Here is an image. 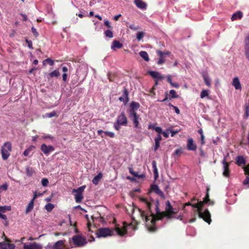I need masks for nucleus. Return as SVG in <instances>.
Returning a JSON list of instances; mask_svg holds the SVG:
<instances>
[{"label":"nucleus","mask_w":249,"mask_h":249,"mask_svg":"<svg viewBox=\"0 0 249 249\" xmlns=\"http://www.w3.org/2000/svg\"><path fill=\"white\" fill-rule=\"evenodd\" d=\"M141 201L145 204L149 211L150 215L148 216L144 211L136 207L135 209L138 210L141 217L143 221L146 222L147 226L149 224L154 226L157 220H161L164 217L171 219L172 217V214L176 213L169 200L166 202L165 211L163 212H160V202L158 199L155 201L154 199H151L149 201L146 198H142Z\"/></svg>","instance_id":"f257e3e1"},{"label":"nucleus","mask_w":249,"mask_h":249,"mask_svg":"<svg viewBox=\"0 0 249 249\" xmlns=\"http://www.w3.org/2000/svg\"><path fill=\"white\" fill-rule=\"evenodd\" d=\"M205 204L203 201H198V203L192 205V207L196 208L197 213L199 218L203 219L205 222L210 224L212 220L211 218V214L208 209H206L203 212H202V209Z\"/></svg>","instance_id":"f03ea898"},{"label":"nucleus","mask_w":249,"mask_h":249,"mask_svg":"<svg viewBox=\"0 0 249 249\" xmlns=\"http://www.w3.org/2000/svg\"><path fill=\"white\" fill-rule=\"evenodd\" d=\"M73 244L75 247L81 248L85 246L88 243L87 239L81 234H77L71 238Z\"/></svg>","instance_id":"7ed1b4c3"},{"label":"nucleus","mask_w":249,"mask_h":249,"mask_svg":"<svg viewBox=\"0 0 249 249\" xmlns=\"http://www.w3.org/2000/svg\"><path fill=\"white\" fill-rule=\"evenodd\" d=\"M86 188V186L84 185L78 188L77 189H73L72 191V193L75 194H74V198L76 202L77 203H81L83 198V193L84 191V189Z\"/></svg>","instance_id":"20e7f679"},{"label":"nucleus","mask_w":249,"mask_h":249,"mask_svg":"<svg viewBox=\"0 0 249 249\" xmlns=\"http://www.w3.org/2000/svg\"><path fill=\"white\" fill-rule=\"evenodd\" d=\"M96 234L98 237H106L107 236L112 235L113 231L108 228H101L97 230Z\"/></svg>","instance_id":"39448f33"},{"label":"nucleus","mask_w":249,"mask_h":249,"mask_svg":"<svg viewBox=\"0 0 249 249\" xmlns=\"http://www.w3.org/2000/svg\"><path fill=\"white\" fill-rule=\"evenodd\" d=\"M11 151V145L9 142H6L2 147L1 151L3 160H6L10 155V152Z\"/></svg>","instance_id":"423d86ee"},{"label":"nucleus","mask_w":249,"mask_h":249,"mask_svg":"<svg viewBox=\"0 0 249 249\" xmlns=\"http://www.w3.org/2000/svg\"><path fill=\"white\" fill-rule=\"evenodd\" d=\"M157 53L160 57L158 62H164L170 61L169 59L171 58V54L169 52L166 51L162 52L160 51H157Z\"/></svg>","instance_id":"0eeeda50"},{"label":"nucleus","mask_w":249,"mask_h":249,"mask_svg":"<svg viewBox=\"0 0 249 249\" xmlns=\"http://www.w3.org/2000/svg\"><path fill=\"white\" fill-rule=\"evenodd\" d=\"M155 193L157 195L160 196L162 199H165V195L163 192L159 188V186L155 184L150 185V188L149 193Z\"/></svg>","instance_id":"6e6552de"},{"label":"nucleus","mask_w":249,"mask_h":249,"mask_svg":"<svg viewBox=\"0 0 249 249\" xmlns=\"http://www.w3.org/2000/svg\"><path fill=\"white\" fill-rule=\"evenodd\" d=\"M128 114L129 117L132 120L134 124V127L136 128H141L139 123V120H141L140 116L137 113H133Z\"/></svg>","instance_id":"1a4fd4ad"},{"label":"nucleus","mask_w":249,"mask_h":249,"mask_svg":"<svg viewBox=\"0 0 249 249\" xmlns=\"http://www.w3.org/2000/svg\"><path fill=\"white\" fill-rule=\"evenodd\" d=\"M2 236L5 237V240L7 242H0V249H14L15 245L13 244H10V241L5 236L4 233H2Z\"/></svg>","instance_id":"9d476101"},{"label":"nucleus","mask_w":249,"mask_h":249,"mask_svg":"<svg viewBox=\"0 0 249 249\" xmlns=\"http://www.w3.org/2000/svg\"><path fill=\"white\" fill-rule=\"evenodd\" d=\"M117 122L120 125H127V119L124 112H122L121 114L118 117Z\"/></svg>","instance_id":"9b49d317"},{"label":"nucleus","mask_w":249,"mask_h":249,"mask_svg":"<svg viewBox=\"0 0 249 249\" xmlns=\"http://www.w3.org/2000/svg\"><path fill=\"white\" fill-rule=\"evenodd\" d=\"M222 164L223 165L224 171L223 175L226 177H229L230 176V171L229 169L230 163L227 162L226 157L223 160Z\"/></svg>","instance_id":"f8f14e48"},{"label":"nucleus","mask_w":249,"mask_h":249,"mask_svg":"<svg viewBox=\"0 0 249 249\" xmlns=\"http://www.w3.org/2000/svg\"><path fill=\"white\" fill-rule=\"evenodd\" d=\"M129 92L126 88H124L122 96L119 98V100L123 102L125 105L129 101Z\"/></svg>","instance_id":"ddd939ff"},{"label":"nucleus","mask_w":249,"mask_h":249,"mask_svg":"<svg viewBox=\"0 0 249 249\" xmlns=\"http://www.w3.org/2000/svg\"><path fill=\"white\" fill-rule=\"evenodd\" d=\"M41 150L45 154L48 155L50 152L54 150V147L52 145H47L46 144H42L40 147Z\"/></svg>","instance_id":"4468645a"},{"label":"nucleus","mask_w":249,"mask_h":249,"mask_svg":"<svg viewBox=\"0 0 249 249\" xmlns=\"http://www.w3.org/2000/svg\"><path fill=\"white\" fill-rule=\"evenodd\" d=\"M186 146L187 149L191 151H196L197 148V146L192 138H189L187 140Z\"/></svg>","instance_id":"2eb2a0df"},{"label":"nucleus","mask_w":249,"mask_h":249,"mask_svg":"<svg viewBox=\"0 0 249 249\" xmlns=\"http://www.w3.org/2000/svg\"><path fill=\"white\" fill-rule=\"evenodd\" d=\"M24 249H42V245L36 242L30 243L28 245L24 244L23 245Z\"/></svg>","instance_id":"dca6fc26"},{"label":"nucleus","mask_w":249,"mask_h":249,"mask_svg":"<svg viewBox=\"0 0 249 249\" xmlns=\"http://www.w3.org/2000/svg\"><path fill=\"white\" fill-rule=\"evenodd\" d=\"M140 105L139 103L132 101L130 105V109L128 111V114L137 113L136 110L140 107Z\"/></svg>","instance_id":"f3484780"},{"label":"nucleus","mask_w":249,"mask_h":249,"mask_svg":"<svg viewBox=\"0 0 249 249\" xmlns=\"http://www.w3.org/2000/svg\"><path fill=\"white\" fill-rule=\"evenodd\" d=\"M65 240H60L56 242L54 244V249H65Z\"/></svg>","instance_id":"a211bd4d"},{"label":"nucleus","mask_w":249,"mask_h":249,"mask_svg":"<svg viewBox=\"0 0 249 249\" xmlns=\"http://www.w3.org/2000/svg\"><path fill=\"white\" fill-rule=\"evenodd\" d=\"M148 73L155 80H162L164 78L159 72L155 71H148Z\"/></svg>","instance_id":"6ab92c4d"},{"label":"nucleus","mask_w":249,"mask_h":249,"mask_svg":"<svg viewBox=\"0 0 249 249\" xmlns=\"http://www.w3.org/2000/svg\"><path fill=\"white\" fill-rule=\"evenodd\" d=\"M134 3L137 7L140 9H145L146 8V3L142 0H135Z\"/></svg>","instance_id":"aec40b11"},{"label":"nucleus","mask_w":249,"mask_h":249,"mask_svg":"<svg viewBox=\"0 0 249 249\" xmlns=\"http://www.w3.org/2000/svg\"><path fill=\"white\" fill-rule=\"evenodd\" d=\"M232 85L236 89H241L242 88L239 78L237 77L233 79Z\"/></svg>","instance_id":"412c9836"},{"label":"nucleus","mask_w":249,"mask_h":249,"mask_svg":"<svg viewBox=\"0 0 249 249\" xmlns=\"http://www.w3.org/2000/svg\"><path fill=\"white\" fill-rule=\"evenodd\" d=\"M209 191L210 188L209 187H207V192L205 197L203 199V203L205 204H207L209 203V205H213L214 202L213 201H211L209 198Z\"/></svg>","instance_id":"4be33fe9"},{"label":"nucleus","mask_w":249,"mask_h":249,"mask_svg":"<svg viewBox=\"0 0 249 249\" xmlns=\"http://www.w3.org/2000/svg\"><path fill=\"white\" fill-rule=\"evenodd\" d=\"M115 230L117 233V234L121 236L124 235L127 233V230L125 227L121 229L117 226L116 227Z\"/></svg>","instance_id":"5701e85b"},{"label":"nucleus","mask_w":249,"mask_h":249,"mask_svg":"<svg viewBox=\"0 0 249 249\" xmlns=\"http://www.w3.org/2000/svg\"><path fill=\"white\" fill-rule=\"evenodd\" d=\"M128 170L129 173L134 176V177L138 178H143L145 177V176L144 174H142L141 175H139L138 173L134 171L133 168L132 167H129Z\"/></svg>","instance_id":"b1692460"},{"label":"nucleus","mask_w":249,"mask_h":249,"mask_svg":"<svg viewBox=\"0 0 249 249\" xmlns=\"http://www.w3.org/2000/svg\"><path fill=\"white\" fill-rule=\"evenodd\" d=\"M123 47V44L121 43L119 41L114 40L112 43L111 46V49L115 50L116 49H120Z\"/></svg>","instance_id":"393cba45"},{"label":"nucleus","mask_w":249,"mask_h":249,"mask_svg":"<svg viewBox=\"0 0 249 249\" xmlns=\"http://www.w3.org/2000/svg\"><path fill=\"white\" fill-rule=\"evenodd\" d=\"M242 13L241 11H239L232 15V17L231 18V19L232 21H234L238 19H241L242 18Z\"/></svg>","instance_id":"a878e982"},{"label":"nucleus","mask_w":249,"mask_h":249,"mask_svg":"<svg viewBox=\"0 0 249 249\" xmlns=\"http://www.w3.org/2000/svg\"><path fill=\"white\" fill-rule=\"evenodd\" d=\"M152 168L153 169V173H154V177H155V179H156L158 177L159 174H158V168L157 167V163H156V161L155 160H153L152 162Z\"/></svg>","instance_id":"bb28decb"},{"label":"nucleus","mask_w":249,"mask_h":249,"mask_svg":"<svg viewBox=\"0 0 249 249\" xmlns=\"http://www.w3.org/2000/svg\"><path fill=\"white\" fill-rule=\"evenodd\" d=\"M236 164L237 165L241 166L243 164L245 165L246 164V161L242 156H238L236 158Z\"/></svg>","instance_id":"cd10ccee"},{"label":"nucleus","mask_w":249,"mask_h":249,"mask_svg":"<svg viewBox=\"0 0 249 249\" xmlns=\"http://www.w3.org/2000/svg\"><path fill=\"white\" fill-rule=\"evenodd\" d=\"M202 76H203V78L205 84L208 87H210L211 86V79L209 78V77L208 76V75L206 73H203Z\"/></svg>","instance_id":"c85d7f7f"},{"label":"nucleus","mask_w":249,"mask_h":249,"mask_svg":"<svg viewBox=\"0 0 249 249\" xmlns=\"http://www.w3.org/2000/svg\"><path fill=\"white\" fill-rule=\"evenodd\" d=\"M102 174L101 173H99L97 176L94 177L92 181V183L95 185L98 184L99 182L102 178Z\"/></svg>","instance_id":"c756f323"},{"label":"nucleus","mask_w":249,"mask_h":249,"mask_svg":"<svg viewBox=\"0 0 249 249\" xmlns=\"http://www.w3.org/2000/svg\"><path fill=\"white\" fill-rule=\"evenodd\" d=\"M34 200L32 199L29 204H28L26 208L25 213H28L29 212H30L33 209L34 206Z\"/></svg>","instance_id":"7c9ffc66"},{"label":"nucleus","mask_w":249,"mask_h":249,"mask_svg":"<svg viewBox=\"0 0 249 249\" xmlns=\"http://www.w3.org/2000/svg\"><path fill=\"white\" fill-rule=\"evenodd\" d=\"M35 148V146L34 145L30 146L27 149H26L23 152V155L25 157L28 156L30 155L31 152L33 151Z\"/></svg>","instance_id":"2f4dec72"},{"label":"nucleus","mask_w":249,"mask_h":249,"mask_svg":"<svg viewBox=\"0 0 249 249\" xmlns=\"http://www.w3.org/2000/svg\"><path fill=\"white\" fill-rule=\"evenodd\" d=\"M139 55L145 61H149V56H148V53H147L146 52H145V51H141L139 53Z\"/></svg>","instance_id":"473e14b6"},{"label":"nucleus","mask_w":249,"mask_h":249,"mask_svg":"<svg viewBox=\"0 0 249 249\" xmlns=\"http://www.w3.org/2000/svg\"><path fill=\"white\" fill-rule=\"evenodd\" d=\"M245 107V114L244 115V118L247 119L249 117V103H246L244 106Z\"/></svg>","instance_id":"72a5a7b5"},{"label":"nucleus","mask_w":249,"mask_h":249,"mask_svg":"<svg viewBox=\"0 0 249 249\" xmlns=\"http://www.w3.org/2000/svg\"><path fill=\"white\" fill-rule=\"evenodd\" d=\"M169 93L171 95V97L169 98L170 100L172 98H177L178 97V95L177 94L176 91L174 89L170 90Z\"/></svg>","instance_id":"f704fd0d"},{"label":"nucleus","mask_w":249,"mask_h":249,"mask_svg":"<svg viewBox=\"0 0 249 249\" xmlns=\"http://www.w3.org/2000/svg\"><path fill=\"white\" fill-rule=\"evenodd\" d=\"M49 75L51 77H57L60 75L59 69L55 70V71L51 72V73H50Z\"/></svg>","instance_id":"c9c22d12"},{"label":"nucleus","mask_w":249,"mask_h":249,"mask_svg":"<svg viewBox=\"0 0 249 249\" xmlns=\"http://www.w3.org/2000/svg\"><path fill=\"white\" fill-rule=\"evenodd\" d=\"M54 208V205L52 203H48L45 206V209L48 212H51Z\"/></svg>","instance_id":"e433bc0d"},{"label":"nucleus","mask_w":249,"mask_h":249,"mask_svg":"<svg viewBox=\"0 0 249 249\" xmlns=\"http://www.w3.org/2000/svg\"><path fill=\"white\" fill-rule=\"evenodd\" d=\"M209 95V90L207 89H203L202 90L200 93V97L201 98H204L205 97L208 96Z\"/></svg>","instance_id":"4c0bfd02"},{"label":"nucleus","mask_w":249,"mask_h":249,"mask_svg":"<svg viewBox=\"0 0 249 249\" xmlns=\"http://www.w3.org/2000/svg\"><path fill=\"white\" fill-rule=\"evenodd\" d=\"M105 35L106 37L112 38L113 37V32L110 30H107L105 32Z\"/></svg>","instance_id":"58836bf2"},{"label":"nucleus","mask_w":249,"mask_h":249,"mask_svg":"<svg viewBox=\"0 0 249 249\" xmlns=\"http://www.w3.org/2000/svg\"><path fill=\"white\" fill-rule=\"evenodd\" d=\"M10 210V206H0V212L4 213L6 211H9Z\"/></svg>","instance_id":"ea45409f"},{"label":"nucleus","mask_w":249,"mask_h":249,"mask_svg":"<svg viewBox=\"0 0 249 249\" xmlns=\"http://www.w3.org/2000/svg\"><path fill=\"white\" fill-rule=\"evenodd\" d=\"M26 174L28 176H31L33 175L34 170L32 168L28 167L26 168Z\"/></svg>","instance_id":"a19ab883"},{"label":"nucleus","mask_w":249,"mask_h":249,"mask_svg":"<svg viewBox=\"0 0 249 249\" xmlns=\"http://www.w3.org/2000/svg\"><path fill=\"white\" fill-rule=\"evenodd\" d=\"M144 36V33L142 32H139L137 33L136 37L138 40H141Z\"/></svg>","instance_id":"79ce46f5"},{"label":"nucleus","mask_w":249,"mask_h":249,"mask_svg":"<svg viewBox=\"0 0 249 249\" xmlns=\"http://www.w3.org/2000/svg\"><path fill=\"white\" fill-rule=\"evenodd\" d=\"M244 42L245 47H249V33L246 36Z\"/></svg>","instance_id":"37998d69"},{"label":"nucleus","mask_w":249,"mask_h":249,"mask_svg":"<svg viewBox=\"0 0 249 249\" xmlns=\"http://www.w3.org/2000/svg\"><path fill=\"white\" fill-rule=\"evenodd\" d=\"M49 183L48 179L44 178L41 180V184L43 186H47Z\"/></svg>","instance_id":"c03bdc74"},{"label":"nucleus","mask_w":249,"mask_h":249,"mask_svg":"<svg viewBox=\"0 0 249 249\" xmlns=\"http://www.w3.org/2000/svg\"><path fill=\"white\" fill-rule=\"evenodd\" d=\"M245 53L246 57L249 61V47H245Z\"/></svg>","instance_id":"a18cd8bd"},{"label":"nucleus","mask_w":249,"mask_h":249,"mask_svg":"<svg viewBox=\"0 0 249 249\" xmlns=\"http://www.w3.org/2000/svg\"><path fill=\"white\" fill-rule=\"evenodd\" d=\"M104 133L110 138H113L115 136V134L113 132L109 131H105Z\"/></svg>","instance_id":"49530a36"},{"label":"nucleus","mask_w":249,"mask_h":249,"mask_svg":"<svg viewBox=\"0 0 249 249\" xmlns=\"http://www.w3.org/2000/svg\"><path fill=\"white\" fill-rule=\"evenodd\" d=\"M129 28L134 31H137L139 29V26H135L134 24H130L129 26Z\"/></svg>","instance_id":"de8ad7c7"},{"label":"nucleus","mask_w":249,"mask_h":249,"mask_svg":"<svg viewBox=\"0 0 249 249\" xmlns=\"http://www.w3.org/2000/svg\"><path fill=\"white\" fill-rule=\"evenodd\" d=\"M42 195L41 193H38L36 191L34 192L33 198L32 199L35 201V200L39 196Z\"/></svg>","instance_id":"09e8293b"},{"label":"nucleus","mask_w":249,"mask_h":249,"mask_svg":"<svg viewBox=\"0 0 249 249\" xmlns=\"http://www.w3.org/2000/svg\"><path fill=\"white\" fill-rule=\"evenodd\" d=\"M167 132L170 131V133H171V137H174L176 134H177L178 133L179 130L175 131V130H173L167 129Z\"/></svg>","instance_id":"8fccbe9b"},{"label":"nucleus","mask_w":249,"mask_h":249,"mask_svg":"<svg viewBox=\"0 0 249 249\" xmlns=\"http://www.w3.org/2000/svg\"><path fill=\"white\" fill-rule=\"evenodd\" d=\"M243 184L245 185H248L249 187V176L246 177V179L243 181Z\"/></svg>","instance_id":"3c124183"},{"label":"nucleus","mask_w":249,"mask_h":249,"mask_svg":"<svg viewBox=\"0 0 249 249\" xmlns=\"http://www.w3.org/2000/svg\"><path fill=\"white\" fill-rule=\"evenodd\" d=\"M155 147H154V150L156 151L158 150V149L160 147V142L158 141H155Z\"/></svg>","instance_id":"603ef678"},{"label":"nucleus","mask_w":249,"mask_h":249,"mask_svg":"<svg viewBox=\"0 0 249 249\" xmlns=\"http://www.w3.org/2000/svg\"><path fill=\"white\" fill-rule=\"evenodd\" d=\"M155 130L159 134H161L162 133V129L160 126H157L156 128H155Z\"/></svg>","instance_id":"864d4df0"},{"label":"nucleus","mask_w":249,"mask_h":249,"mask_svg":"<svg viewBox=\"0 0 249 249\" xmlns=\"http://www.w3.org/2000/svg\"><path fill=\"white\" fill-rule=\"evenodd\" d=\"M54 245H52L51 243H48L47 245L44 247L45 249H54Z\"/></svg>","instance_id":"5fc2aeb1"},{"label":"nucleus","mask_w":249,"mask_h":249,"mask_svg":"<svg viewBox=\"0 0 249 249\" xmlns=\"http://www.w3.org/2000/svg\"><path fill=\"white\" fill-rule=\"evenodd\" d=\"M31 30H32V33L34 34V35L36 36H38V34L36 29L35 27H32L31 28Z\"/></svg>","instance_id":"6e6d98bb"},{"label":"nucleus","mask_w":249,"mask_h":249,"mask_svg":"<svg viewBox=\"0 0 249 249\" xmlns=\"http://www.w3.org/2000/svg\"><path fill=\"white\" fill-rule=\"evenodd\" d=\"M182 153V148L176 149V150H175V151L174 152V154L177 155H179V154H181Z\"/></svg>","instance_id":"4d7b16f0"},{"label":"nucleus","mask_w":249,"mask_h":249,"mask_svg":"<svg viewBox=\"0 0 249 249\" xmlns=\"http://www.w3.org/2000/svg\"><path fill=\"white\" fill-rule=\"evenodd\" d=\"M245 174L248 176H249V166L247 165V166L244 168Z\"/></svg>","instance_id":"13d9d810"},{"label":"nucleus","mask_w":249,"mask_h":249,"mask_svg":"<svg viewBox=\"0 0 249 249\" xmlns=\"http://www.w3.org/2000/svg\"><path fill=\"white\" fill-rule=\"evenodd\" d=\"M56 115V112L54 111H53L50 113L47 114V116L48 117L51 118L54 117Z\"/></svg>","instance_id":"bf43d9fd"},{"label":"nucleus","mask_w":249,"mask_h":249,"mask_svg":"<svg viewBox=\"0 0 249 249\" xmlns=\"http://www.w3.org/2000/svg\"><path fill=\"white\" fill-rule=\"evenodd\" d=\"M8 186L7 184H4L0 186V190H6L7 189Z\"/></svg>","instance_id":"052dcab7"},{"label":"nucleus","mask_w":249,"mask_h":249,"mask_svg":"<svg viewBox=\"0 0 249 249\" xmlns=\"http://www.w3.org/2000/svg\"><path fill=\"white\" fill-rule=\"evenodd\" d=\"M104 24L105 25L107 26L108 28H111V26L110 25V23L109 21L107 20H105L104 21Z\"/></svg>","instance_id":"680f3d73"},{"label":"nucleus","mask_w":249,"mask_h":249,"mask_svg":"<svg viewBox=\"0 0 249 249\" xmlns=\"http://www.w3.org/2000/svg\"><path fill=\"white\" fill-rule=\"evenodd\" d=\"M205 143V137L203 134H202V136H201V144L204 145Z\"/></svg>","instance_id":"e2e57ef3"},{"label":"nucleus","mask_w":249,"mask_h":249,"mask_svg":"<svg viewBox=\"0 0 249 249\" xmlns=\"http://www.w3.org/2000/svg\"><path fill=\"white\" fill-rule=\"evenodd\" d=\"M105 131L102 130H99L97 131L98 134L100 135L102 138H104V135H103V133H104Z\"/></svg>","instance_id":"0e129e2a"},{"label":"nucleus","mask_w":249,"mask_h":249,"mask_svg":"<svg viewBox=\"0 0 249 249\" xmlns=\"http://www.w3.org/2000/svg\"><path fill=\"white\" fill-rule=\"evenodd\" d=\"M62 79L64 82H66L67 80V73H63L62 75Z\"/></svg>","instance_id":"69168bd1"},{"label":"nucleus","mask_w":249,"mask_h":249,"mask_svg":"<svg viewBox=\"0 0 249 249\" xmlns=\"http://www.w3.org/2000/svg\"><path fill=\"white\" fill-rule=\"evenodd\" d=\"M162 140V138L160 134H158V136L155 139V141L160 142Z\"/></svg>","instance_id":"338daca9"},{"label":"nucleus","mask_w":249,"mask_h":249,"mask_svg":"<svg viewBox=\"0 0 249 249\" xmlns=\"http://www.w3.org/2000/svg\"><path fill=\"white\" fill-rule=\"evenodd\" d=\"M167 82L170 83V84H171L172 83V77L171 75H168L167 77Z\"/></svg>","instance_id":"774afa93"}]
</instances>
